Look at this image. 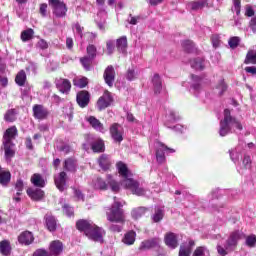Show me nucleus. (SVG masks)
Instances as JSON below:
<instances>
[{
  "label": "nucleus",
  "mask_w": 256,
  "mask_h": 256,
  "mask_svg": "<svg viewBox=\"0 0 256 256\" xmlns=\"http://www.w3.org/2000/svg\"><path fill=\"white\" fill-rule=\"evenodd\" d=\"M182 47L186 53H193L195 51V44L191 40L183 41Z\"/></svg>",
  "instance_id": "obj_43"
},
{
  "label": "nucleus",
  "mask_w": 256,
  "mask_h": 256,
  "mask_svg": "<svg viewBox=\"0 0 256 256\" xmlns=\"http://www.w3.org/2000/svg\"><path fill=\"white\" fill-rule=\"evenodd\" d=\"M39 13L43 17H47V4L46 3L40 4Z\"/></svg>",
  "instance_id": "obj_63"
},
{
  "label": "nucleus",
  "mask_w": 256,
  "mask_h": 256,
  "mask_svg": "<svg viewBox=\"0 0 256 256\" xmlns=\"http://www.w3.org/2000/svg\"><path fill=\"white\" fill-rule=\"evenodd\" d=\"M76 229L84 233L88 239H91V241L103 243V230L92 221L83 219L78 220L76 222Z\"/></svg>",
  "instance_id": "obj_2"
},
{
  "label": "nucleus",
  "mask_w": 256,
  "mask_h": 256,
  "mask_svg": "<svg viewBox=\"0 0 256 256\" xmlns=\"http://www.w3.org/2000/svg\"><path fill=\"white\" fill-rule=\"evenodd\" d=\"M137 71H135V68H129L126 72V79L127 81H135L137 78Z\"/></svg>",
  "instance_id": "obj_50"
},
{
  "label": "nucleus",
  "mask_w": 256,
  "mask_h": 256,
  "mask_svg": "<svg viewBox=\"0 0 256 256\" xmlns=\"http://www.w3.org/2000/svg\"><path fill=\"white\" fill-rule=\"evenodd\" d=\"M49 251L51 256L61 255V253H63V242L59 240L52 241L49 246Z\"/></svg>",
  "instance_id": "obj_18"
},
{
  "label": "nucleus",
  "mask_w": 256,
  "mask_h": 256,
  "mask_svg": "<svg viewBox=\"0 0 256 256\" xmlns=\"http://www.w3.org/2000/svg\"><path fill=\"white\" fill-rule=\"evenodd\" d=\"M180 119H181V117L178 116L175 111L168 110L167 121H166L165 125H166V127H168V129H173V127H171V125H169V124L175 123L176 121H179Z\"/></svg>",
  "instance_id": "obj_28"
},
{
  "label": "nucleus",
  "mask_w": 256,
  "mask_h": 256,
  "mask_svg": "<svg viewBox=\"0 0 256 256\" xmlns=\"http://www.w3.org/2000/svg\"><path fill=\"white\" fill-rule=\"evenodd\" d=\"M91 147L94 153H103L105 151V143L101 139L94 141Z\"/></svg>",
  "instance_id": "obj_35"
},
{
  "label": "nucleus",
  "mask_w": 256,
  "mask_h": 256,
  "mask_svg": "<svg viewBox=\"0 0 256 256\" xmlns=\"http://www.w3.org/2000/svg\"><path fill=\"white\" fill-rule=\"evenodd\" d=\"M48 3L52 9V13L58 19H63V17H67V4L61 0H48Z\"/></svg>",
  "instance_id": "obj_7"
},
{
  "label": "nucleus",
  "mask_w": 256,
  "mask_h": 256,
  "mask_svg": "<svg viewBox=\"0 0 256 256\" xmlns=\"http://www.w3.org/2000/svg\"><path fill=\"white\" fill-rule=\"evenodd\" d=\"M9 183H11V172L3 171L0 173V185L2 187H9Z\"/></svg>",
  "instance_id": "obj_33"
},
{
  "label": "nucleus",
  "mask_w": 256,
  "mask_h": 256,
  "mask_svg": "<svg viewBox=\"0 0 256 256\" xmlns=\"http://www.w3.org/2000/svg\"><path fill=\"white\" fill-rule=\"evenodd\" d=\"M94 188L95 189H100L101 191L107 190V182L101 178H97L94 180Z\"/></svg>",
  "instance_id": "obj_47"
},
{
  "label": "nucleus",
  "mask_w": 256,
  "mask_h": 256,
  "mask_svg": "<svg viewBox=\"0 0 256 256\" xmlns=\"http://www.w3.org/2000/svg\"><path fill=\"white\" fill-rule=\"evenodd\" d=\"M11 242L9 240H2L0 242V253L3 256L11 255Z\"/></svg>",
  "instance_id": "obj_29"
},
{
  "label": "nucleus",
  "mask_w": 256,
  "mask_h": 256,
  "mask_svg": "<svg viewBox=\"0 0 256 256\" xmlns=\"http://www.w3.org/2000/svg\"><path fill=\"white\" fill-rule=\"evenodd\" d=\"M239 43H241V38L239 36H232L228 40L230 49H237L239 47Z\"/></svg>",
  "instance_id": "obj_45"
},
{
  "label": "nucleus",
  "mask_w": 256,
  "mask_h": 256,
  "mask_svg": "<svg viewBox=\"0 0 256 256\" xmlns=\"http://www.w3.org/2000/svg\"><path fill=\"white\" fill-rule=\"evenodd\" d=\"M107 181H108V185H110V188L112 189V191L114 193H118L120 186H119V183H117V181L113 180V176L108 175Z\"/></svg>",
  "instance_id": "obj_44"
},
{
  "label": "nucleus",
  "mask_w": 256,
  "mask_h": 256,
  "mask_svg": "<svg viewBox=\"0 0 256 256\" xmlns=\"http://www.w3.org/2000/svg\"><path fill=\"white\" fill-rule=\"evenodd\" d=\"M163 217H165V210L161 207H156L155 212L152 215V221L154 223H159V221L163 220Z\"/></svg>",
  "instance_id": "obj_34"
},
{
  "label": "nucleus",
  "mask_w": 256,
  "mask_h": 256,
  "mask_svg": "<svg viewBox=\"0 0 256 256\" xmlns=\"http://www.w3.org/2000/svg\"><path fill=\"white\" fill-rule=\"evenodd\" d=\"M205 5H207L206 0H199V1H196V2H190L188 4V7L192 11H199V9H203V7H205Z\"/></svg>",
  "instance_id": "obj_37"
},
{
  "label": "nucleus",
  "mask_w": 256,
  "mask_h": 256,
  "mask_svg": "<svg viewBox=\"0 0 256 256\" xmlns=\"http://www.w3.org/2000/svg\"><path fill=\"white\" fill-rule=\"evenodd\" d=\"M55 85H56V89H58L60 93L69 95V92L71 91V81L65 78H56Z\"/></svg>",
  "instance_id": "obj_11"
},
{
  "label": "nucleus",
  "mask_w": 256,
  "mask_h": 256,
  "mask_svg": "<svg viewBox=\"0 0 256 256\" xmlns=\"http://www.w3.org/2000/svg\"><path fill=\"white\" fill-rule=\"evenodd\" d=\"M192 77V89H194V91H201V85H203V78L199 77V76H195V75H191Z\"/></svg>",
  "instance_id": "obj_38"
},
{
  "label": "nucleus",
  "mask_w": 256,
  "mask_h": 256,
  "mask_svg": "<svg viewBox=\"0 0 256 256\" xmlns=\"http://www.w3.org/2000/svg\"><path fill=\"white\" fill-rule=\"evenodd\" d=\"M165 153H175V149L167 147L163 143H159V147L156 150V159L158 163H165Z\"/></svg>",
  "instance_id": "obj_9"
},
{
  "label": "nucleus",
  "mask_w": 256,
  "mask_h": 256,
  "mask_svg": "<svg viewBox=\"0 0 256 256\" xmlns=\"http://www.w3.org/2000/svg\"><path fill=\"white\" fill-rule=\"evenodd\" d=\"M245 65H256V50H249L244 60Z\"/></svg>",
  "instance_id": "obj_36"
},
{
  "label": "nucleus",
  "mask_w": 256,
  "mask_h": 256,
  "mask_svg": "<svg viewBox=\"0 0 256 256\" xmlns=\"http://www.w3.org/2000/svg\"><path fill=\"white\" fill-rule=\"evenodd\" d=\"M33 256H51V254L45 249H37Z\"/></svg>",
  "instance_id": "obj_61"
},
{
  "label": "nucleus",
  "mask_w": 256,
  "mask_h": 256,
  "mask_svg": "<svg viewBox=\"0 0 256 256\" xmlns=\"http://www.w3.org/2000/svg\"><path fill=\"white\" fill-rule=\"evenodd\" d=\"M152 85L154 93L159 95V93H161V89H163V81L161 80V76H159V74H154L152 77Z\"/></svg>",
  "instance_id": "obj_24"
},
{
  "label": "nucleus",
  "mask_w": 256,
  "mask_h": 256,
  "mask_svg": "<svg viewBox=\"0 0 256 256\" xmlns=\"http://www.w3.org/2000/svg\"><path fill=\"white\" fill-rule=\"evenodd\" d=\"M33 35H35V32L33 31V29L29 28L27 30H24L21 33V40L25 43L27 41H31V39H33Z\"/></svg>",
  "instance_id": "obj_42"
},
{
  "label": "nucleus",
  "mask_w": 256,
  "mask_h": 256,
  "mask_svg": "<svg viewBox=\"0 0 256 256\" xmlns=\"http://www.w3.org/2000/svg\"><path fill=\"white\" fill-rule=\"evenodd\" d=\"M192 69L203 71L205 69V60L203 58H195L190 62Z\"/></svg>",
  "instance_id": "obj_32"
},
{
  "label": "nucleus",
  "mask_w": 256,
  "mask_h": 256,
  "mask_svg": "<svg viewBox=\"0 0 256 256\" xmlns=\"http://www.w3.org/2000/svg\"><path fill=\"white\" fill-rule=\"evenodd\" d=\"M159 245V239L152 238L150 240H145L140 244V251H147L149 249H153V247H157Z\"/></svg>",
  "instance_id": "obj_22"
},
{
  "label": "nucleus",
  "mask_w": 256,
  "mask_h": 256,
  "mask_svg": "<svg viewBox=\"0 0 256 256\" xmlns=\"http://www.w3.org/2000/svg\"><path fill=\"white\" fill-rule=\"evenodd\" d=\"M216 89H219V95H223L225 91H227V84H225V80H221L219 84L216 86Z\"/></svg>",
  "instance_id": "obj_56"
},
{
  "label": "nucleus",
  "mask_w": 256,
  "mask_h": 256,
  "mask_svg": "<svg viewBox=\"0 0 256 256\" xmlns=\"http://www.w3.org/2000/svg\"><path fill=\"white\" fill-rule=\"evenodd\" d=\"M116 167L118 169L119 175L123 177V180L121 181L122 187L128 189V191H131L133 195L143 197V195L146 193L145 188H143L138 181L134 180L133 178H129L131 172L129 171L127 164L120 161L116 164Z\"/></svg>",
  "instance_id": "obj_1"
},
{
  "label": "nucleus",
  "mask_w": 256,
  "mask_h": 256,
  "mask_svg": "<svg viewBox=\"0 0 256 256\" xmlns=\"http://www.w3.org/2000/svg\"><path fill=\"white\" fill-rule=\"evenodd\" d=\"M58 150L64 153V155H69V153H71V146L63 144L58 148Z\"/></svg>",
  "instance_id": "obj_60"
},
{
  "label": "nucleus",
  "mask_w": 256,
  "mask_h": 256,
  "mask_svg": "<svg viewBox=\"0 0 256 256\" xmlns=\"http://www.w3.org/2000/svg\"><path fill=\"white\" fill-rule=\"evenodd\" d=\"M98 165L103 169V171H107V169L111 167V158L109 155L102 154L98 159Z\"/></svg>",
  "instance_id": "obj_26"
},
{
  "label": "nucleus",
  "mask_w": 256,
  "mask_h": 256,
  "mask_svg": "<svg viewBox=\"0 0 256 256\" xmlns=\"http://www.w3.org/2000/svg\"><path fill=\"white\" fill-rule=\"evenodd\" d=\"M88 123H90L91 127L95 129V131H99L100 133H105V127H103V123L99 121L95 116H90L87 119Z\"/></svg>",
  "instance_id": "obj_23"
},
{
  "label": "nucleus",
  "mask_w": 256,
  "mask_h": 256,
  "mask_svg": "<svg viewBox=\"0 0 256 256\" xmlns=\"http://www.w3.org/2000/svg\"><path fill=\"white\" fill-rule=\"evenodd\" d=\"M145 213H147V208L145 207H138L132 210L131 215L133 217V219H141V217H143V215H145Z\"/></svg>",
  "instance_id": "obj_40"
},
{
  "label": "nucleus",
  "mask_w": 256,
  "mask_h": 256,
  "mask_svg": "<svg viewBox=\"0 0 256 256\" xmlns=\"http://www.w3.org/2000/svg\"><path fill=\"white\" fill-rule=\"evenodd\" d=\"M255 15V10L253 9V6L247 4L245 6V16L246 17H253Z\"/></svg>",
  "instance_id": "obj_59"
},
{
  "label": "nucleus",
  "mask_w": 256,
  "mask_h": 256,
  "mask_svg": "<svg viewBox=\"0 0 256 256\" xmlns=\"http://www.w3.org/2000/svg\"><path fill=\"white\" fill-rule=\"evenodd\" d=\"M165 243L170 249H177L179 242H177V234L170 232L165 236Z\"/></svg>",
  "instance_id": "obj_21"
},
{
  "label": "nucleus",
  "mask_w": 256,
  "mask_h": 256,
  "mask_svg": "<svg viewBox=\"0 0 256 256\" xmlns=\"http://www.w3.org/2000/svg\"><path fill=\"white\" fill-rule=\"evenodd\" d=\"M212 45L217 49L221 45V39L219 38V35L215 34L211 37Z\"/></svg>",
  "instance_id": "obj_57"
},
{
  "label": "nucleus",
  "mask_w": 256,
  "mask_h": 256,
  "mask_svg": "<svg viewBox=\"0 0 256 256\" xmlns=\"http://www.w3.org/2000/svg\"><path fill=\"white\" fill-rule=\"evenodd\" d=\"M16 115H17V110L9 109L4 115V121H6L7 123H13V121L17 119Z\"/></svg>",
  "instance_id": "obj_39"
},
{
  "label": "nucleus",
  "mask_w": 256,
  "mask_h": 256,
  "mask_svg": "<svg viewBox=\"0 0 256 256\" xmlns=\"http://www.w3.org/2000/svg\"><path fill=\"white\" fill-rule=\"evenodd\" d=\"M63 211L65 215H67V217H73V215L75 214V210H73V207L69 206L68 204H65L63 206Z\"/></svg>",
  "instance_id": "obj_54"
},
{
  "label": "nucleus",
  "mask_w": 256,
  "mask_h": 256,
  "mask_svg": "<svg viewBox=\"0 0 256 256\" xmlns=\"http://www.w3.org/2000/svg\"><path fill=\"white\" fill-rule=\"evenodd\" d=\"M136 238L137 233L133 230H130L124 235L122 243H124V245H134Z\"/></svg>",
  "instance_id": "obj_27"
},
{
  "label": "nucleus",
  "mask_w": 256,
  "mask_h": 256,
  "mask_svg": "<svg viewBox=\"0 0 256 256\" xmlns=\"http://www.w3.org/2000/svg\"><path fill=\"white\" fill-rule=\"evenodd\" d=\"M110 135L115 143H121L123 141V127L117 123L112 124L110 126Z\"/></svg>",
  "instance_id": "obj_12"
},
{
  "label": "nucleus",
  "mask_w": 256,
  "mask_h": 256,
  "mask_svg": "<svg viewBox=\"0 0 256 256\" xmlns=\"http://www.w3.org/2000/svg\"><path fill=\"white\" fill-rule=\"evenodd\" d=\"M54 183L58 190L63 193L67 189V172L62 171L54 176Z\"/></svg>",
  "instance_id": "obj_10"
},
{
  "label": "nucleus",
  "mask_w": 256,
  "mask_h": 256,
  "mask_svg": "<svg viewBox=\"0 0 256 256\" xmlns=\"http://www.w3.org/2000/svg\"><path fill=\"white\" fill-rule=\"evenodd\" d=\"M235 127L238 131H243V125L237 118L231 115L230 109L224 110V119L220 121V130L219 135L220 137H225L231 133V130Z\"/></svg>",
  "instance_id": "obj_4"
},
{
  "label": "nucleus",
  "mask_w": 256,
  "mask_h": 256,
  "mask_svg": "<svg viewBox=\"0 0 256 256\" xmlns=\"http://www.w3.org/2000/svg\"><path fill=\"white\" fill-rule=\"evenodd\" d=\"M233 5L231 7L232 13H236L237 17L241 15V0H232Z\"/></svg>",
  "instance_id": "obj_48"
},
{
  "label": "nucleus",
  "mask_w": 256,
  "mask_h": 256,
  "mask_svg": "<svg viewBox=\"0 0 256 256\" xmlns=\"http://www.w3.org/2000/svg\"><path fill=\"white\" fill-rule=\"evenodd\" d=\"M205 251H207L206 247H197L193 253V256H205Z\"/></svg>",
  "instance_id": "obj_58"
},
{
  "label": "nucleus",
  "mask_w": 256,
  "mask_h": 256,
  "mask_svg": "<svg viewBox=\"0 0 256 256\" xmlns=\"http://www.w3.org/2000/svg\"><path fill=\"white\" fill-rule=\"evenodd\" d=\"M31 183L34 187H45V179L39 173H35L31 177Z\"/></svg>",
  "instance_id": "obj_31"
},
{
  "label": "nucleus",
  "mask_w": 256,
  "mask_h": 256,
  "mask_svg": "<svg viewBox=\"0 0 256 256\" xmlns=\"http://www.w3.org/2000/svg\"><path fill=\"white\" fill-rule=\"evenodd\" d=\"M103 78L108 87H113V83H115V68L113 65H109L105 69Z\"/></svg>",
  "instance_id": "obj_15"
},
{
  "label": "nucleus",
  "mask_w": 256,
  "mask_h": 256,
  "mask_svg": "<svg viewBox=\"0 0 256 256\" xmlns=\"http://www.w3.org/2000/svg\"><path fill=\"white\" fill-rule=\"evenodd\" d=\"M80 62L82 64V67H84L85 71H91V65H93V58L85 56L80 58Z\"/></svg>",
  "instance_id": "obj_41"
},
{
  "label": "nucleus",
  "mask_w": 256,
  "mask_h": 256,
  "mask_svg": "<svg viewBox=\"0 0 256 256\" xmlns=\"http://www.w3.org/2000/svg\"><path fill=\"white\" fill-rule=\"evenodd\" d=\"M15 83L19 87H24L25 83H27V73H25V70H20L16 74Z\"/></svg>",
  "instance_id": "obj_30"
},
{
  "label": "nucleus",
  "mask_w": 256,
  "mask_h": 256,
  "mask_svg": "<svg viewBox=\"0 0 256 256\" xmlns=\"http://www.w3.org/2000/svg\"><path fill=\"white\" fill-rule=\"evenodd\" d=\"M249 27L253 33H256V16L250 20Z\"/></svg>",
  "instance_id": "obj_64"
},
{
  "label": "nucleus",
  "mask_w": 256,
  "mask_h": 256,
  "mask_svg": "<svg viewBox=\"0 0 256 256\" xmlns=\"http://www.w3.org/2000/svg\"><path fill=\"white\" fill-rule=\"evenodd\" d=\"M33 241H35V237L30 231H24L18 236V243L21 245H31Z\"/></svg>",
  "instance_id": "obj_16"
},
{
  "label": "nucleus",
  "mask_w": 256,
  "mask_h": 256,
  "mask_svg": "<svg viewBox=\"0 0 256 256\" xmlns=\"http://www.w3.org/2000/svg\"><path fill=\"white\" fill-rule=\"evenodd\" d=\"M33 117L39 121H43L49 117V110L41 104H35L32 108Z\"/></svg>",
  "instance_id": "obj_8"
},
{
  "label": "nucleus",
  "mask_w": 256,
  "mask_h": 256,
  "mask_svg": "<svg viewBox=\"0 0 256 256\" xmlns=\"http://www.w3.org/2000/svg\"><path fill=\"white\" fill-rule=\"evenodd\" d=\"M76 101L79 107L85 109L89 105V101H91V95L86 90H82L77 93Z\"/></svg>",
  "instance_id": "obj_14"
},
{
  "label": "nucleus",
  "mask_w": 256,
  "mask_h": 256,
  "mask_svg": "<svg viewBox=\"0 0 256 256\" xmlns=\"http://www.w3.org/2000/svg\"><path fill=\"white\" fill-rule=\"evenodd\" d=\"M77 166H78L77 159L75 158H67L63 162L64 171H68L69 173H76Z\"/></svg>",
  "instance_id": "obj_17"
},
{
  "label": "nucleus",
  "mask_w": 256,
  "mask_h": 256,
  "mask_svg": "<svg viewBox=\"0 0 256 256\" xmlns=\"http://www.w3.org/2000/svg\"><path fill=\"white\" fill-rule=\"evenodd\" d=\"M179 256H191V246L181 245Z\"/></svg>",
  "instance_id": "obj_51"
},
{
  "label": "nucleus",
  "mask_w": 256,
  "mask_h": 256,
  "mask_svg": "<svg viewBox=\"0 0 256 256\" xmlns=\"http://www.w3.org/2000/svg\"><path fill=\"white\" fill-rule=\"evenodd\" d=\"M106 49H107V53L108 55H113L114 51H115V41L113 40H108L106 42Z\"/></svg>",
  "instance_id": "obj_52"
},
{
  "label": "nucleus",
  "mask_w": 256,
  "mask_h": 256,
  "mask_svg": "<svg viewBox=\"0 0 256 256\" xmlns=\"http://www.w3.org/2000/svg\"><path fill=\"white\" fill-rule=\"evenodd\" d=\"M246 245H247V247H255V245H256V236H255V234L247 236Z\"/></svg>",
  "instance_id": "obj_53"
},
{
  "label": "nucleus",
  "mask_w": 256,
  "mask_h": 256,
  "mask_svg": "<svg viewBox=\"0 0 256 256\" xmlns=\"http://www.w3.org/2000/svg\"><path fill=\"white\" fill-rule=\"evenodd\" d=\"M17 127L12 126L8 128L3 135V145L6 159H13L15 157V143L13 139L17 137Z\"/></svg>",
  "instance_id": "obj_5"
},
{
  "label": "nucleus",
  "mask_w": 256,
  "mask_h": 256,
  "mask_svg": "<svg viewBox=\"0 0 256 256\" xmlns=\"http://www.w3.org/2000/svg\"><path fill=\"white\" fill-rule=\"evenodd\" d=\"M27 194L33 201H41L45 197V192L41 189H28Z\"/></svg>",
  "instance_id": "obj_25"
},
{
  "label": "nucleus",
  "mask_w": 256,
  "mask_h": 256,
  "mask_svg": "<svg viewBox=\"0 0 256 256\" xmlns=\"http://www.w3.org/2000/svg\"><path fill=\"white\" fill-rule=\"evenodd\" d=\"M245 237V234L242 231L235 230L231 232L225 241L224 246L221 244H218L216 249L217 253L221 256L229 255V253H233L235 249H237V246L239 245V241Z\"/></svg>",
  "instance_id": "obj_3"
},
{
  "label": "nucleus",
  "mask_w": 256,
  "mask_h": 256,
  "mask_svg": "<svg viewBox=\"0 0 256 256\" xmlns=\"http://www.w3.org/2000/svg\"><path fill=\"white\" fill-rule=\"evenodd\" d=\"M123 204L117 201V197H114V203L106 212V217L111 223H125V212L123 211Z\"/></svg>",
  "instance_id": "obj_6"
},
{
  "label": "nucleus",
  "mask_w": 256,
  "mask_h": 256,
  "mask_svg": "<svg viewBox=\"0 0 256 256\" xmlns=\"http://www.w3.org/2000/svg\"><path fill=\"white\" fill-rule=\"evenodd\" d=\"M243 165L246 169L251 168V156L245 155L243 159Z\"/></svg>",
  "instance_id": "obj_62"
},
{
  "label": "nucleus",
  "mask_w": 256,
  "mask_h": 256,
  "mask_svg": "<svg viewBox=\"0 0 256 256\" xmlns=\"http://www.w3.org/2000/svg\"><path fill=\"white\" fill-rule=\"evenodd\" d=\"M111 103H113V97L109 91H105L104 94L98 99L97 107L99 111H103V109H107Z\"/></svg>",
  "instance_id": "obj_13"
},
{
  "label": "nucleus",
  "mask_w": 256,
  "mask_h": 256,
  "mask_svg": "<svg viewBox=\"0 0 256 256\" xmlns=\"http://www.w3.org/2000/svg\"><path fill=\"white\" fill-rule=\"evenodd\" d=\"M44 219L48 231H50L51 233L57 231V220L55 219V216L51 214H46Z\"/></svg>",
  "instance_id": "obj_20"
},
{
  "label": "nucleus",
  "mask_w": 256,
  "mask_h": 256,
  "mask_svg": "<svg viewBox=\"0 0 256 256\" xmlns=\"http://www.w3.org/2000/svg\"><path fill=\"white\" fill-rule=\"evenodd\" d=\"M23 180H17L15 184V189L17 191L16 195L19 197L21 196V193L23 192Z\"/></svg>",
  "instance_id": "obj_55"
},
{
  "label": "nucleus",
  "mask_w": 256,
  "mask_h": 256,
  "mask_svg": "<svg viewBox=\"0 0 256 256\" xmlns=\"http://www.w3.org/2000/svg\"><path fill=\"white\" fill-rule=\"evenodd\" d=\"M87 57H90V59H95V57H97V47H95V45L93 44H89L87 46Z\"/></svg>",
  "instance_id": "obj_49"
},
{
  "label": "nucleus",
  "mask_w": 256,
  "mask_h": 256,
  "mask_svg": "<svg viewBox=\"0 0 256 256\" xmlns=\"http://www.w3.org/2000/svg\"><path fill=\"white\" fill-rule=\"evenodd\" d=\"M73 83H74L75 87H79L80 89H83V88L87 87V85L89 84V81L87 80V78L83 77V78L74 79Z\"/></svg>",
  "instance_id": "obj_46"
},
{
  "label": "nucleus",
  "mask_w": 256,
  "mask_h": 256,
  "mask_svg": "<svg viewBox=\"0 0 256 256\" xmlns=\"http://www.w3.org/2000/svg\"><path fill=\"white\" fill-rule=\"evenodd\" d=\"M127 36H121L116 40V49L118 53H122V55H127Z\"/></svg>",
  "instance_id": "obj_19"
}]
</instances>
